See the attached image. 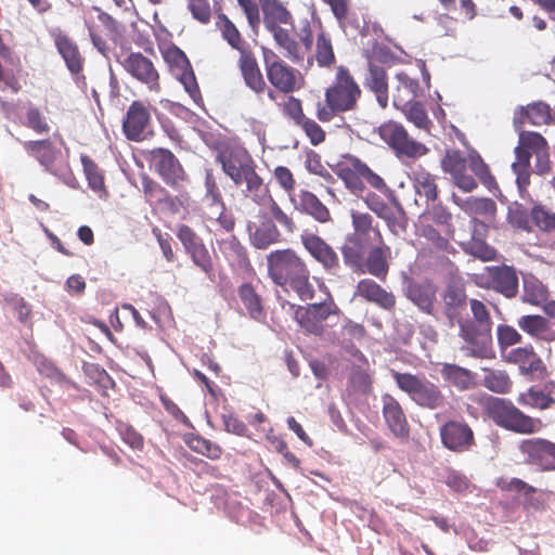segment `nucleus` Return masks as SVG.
<instances>
[{"label":"nucleus","instance_id":"obj_1","mask_svg":"<svg viewBox=\"0 0 555 555\" xmlns=\"http://www.w3.org/2000/svg\"><path fill=\"white\" fill-rule=\"evenodd\" d=\"M216 160L236 186H245L243 192L246 198L262 202L269 196V188L257 172L256 162L247 150L238 146L222 147Z\"/></svg>","mask_w":555,"mask_h":555},{"label":"nucleus","instance_id":"obj_2","mask_svg":"<svg viewBox=\"0 0 555 555\" xmlns=\"http://www.w3.org/2000/svg\"><path fill=\"white\" fill-rule=\"evenodd\" d=\"M268 274L280 286H288L300 300L314 297L310 270L306 261L292 248L276 249L267 256Z\"/></svg>","mask_w":555,"mask_h":555},{"label":"nucleus","instance_id":"obj_3","mask_svg":"<svg viewBox=\"0 0 555 555\" xmlns=\"http://www.w3.org/2000/svg\"><path fill=\"white\" fill-rule=\"evenodd\" d=\"M362 91L353 76L345 66L337 68L335 79L325 89L324 102L315 105V116L321 122H330L337 115L354 111Z\"/></svg>","mask_w":555,"mask_h":555},{"label":"nucleus","instance_id":"obj_4","mask_svg":"<svg viewBox=\"0 0 555 555\" xmlns=\"http://www.w3.org/2000/svg\"><path fill=\"white\" fill-rule=\"evenodd\" d=\"M482 408L495 425L516 434L532 435L544 426L540 418L525 414L512 401L503 398L487 396L482 400Z\"/></svg>","mask_w":555,"mask_h":555},{"label":"nucleus","instance_id":"obj_5","mask_svg":"<svg viewBox=\"0 0 555 555\" xmlns=\"http://www.w3.org/2000/svg\"><path fill=\"white\" fill-rule=\"evenodd\" d=\"M263 65L269 86L275 91L276 96L278 92L293 94L306 86L302 73L271 50L263 51Z\"/></svg>","mask_w":555,"mask_h":555},{"label":"nucleus","instance_id":"obj_6","mask_svg":"<svg viewBox=\"0 0 555 555\" xmlns=\"http://www.w3.org/2000/svg\"><path fill=\"white\" fill-rule=\"evenodd\" d=\"M336 173L352 194L363 193L365 189L363 181L379 192L388 191L385 180L354 155H344L343 160L337 165Z\"/></svg>","mask_w":555,"mask_h":555},{"label":"nucleus","instance_id":"obj_7","mask_svg":"<svg viewBox=\"0 0 555 555\" xmlns=\"http://www.w3.org/2000/svg\"><path fill=\"white\" fill-rule=\"evenodd\" d=\"M160 53L171 74L183 85L192 100L196 104L203 102L194 70L185 53L172 43L160 47Z\"/></svg>","mask_w":555,"mask_h":555},{"label":"nucleus","instance_id":"obj_8","mask_svg":"<svg viewBox=\"0 0 555 555\" xmlns=\"http://www.w3.org/2000/svg\"><path fill=\"white\" fill-rule=\"evenodd\" d=\"M340 312L331 294L321 302L309 304L296 311V320L300 328L313 336H322L325 331V322L338 315Z\"/></svg>","mask_w":555,"mask_h":555},{"label":"nucleus","instance_id":"obj_9","mask_svg":"<svg viewBox=\"0 0 555 555\" xmlns=\"http://www.w3.org/2000/svg\"><path fill=\"white\" fill-rule=\"evenodd\" d=\"M237 68L243 79L244 86L258 99L262 100L267 96L270 101L275 102V91L266 80L255 53L250 50L238 56Z\"/></svg>","mask_w":555,"mask_h":555},{"label":"nucleus","instance_id":"obj_10","mask_svg":"<svg viewBox=\"0 0 555 555\" xmlns=\"http://www.w3.org/2000/svg\"><path fill=\"white\" fill-rule=\"evenodd\" d=\"M149 160L151 167L168 186L180 189L186 182L188 173L170 150L153 149L149 153Z\"/></svg>","mask_w":555,"mask_h":555},{"label":"nucleus","instance_id":"obj_11","mask_svg":"<svg viewBox=\"0 0 555 555\" xmlns=\"http://www.w3.org/2000/svg\"><path fill=\"white\" fill-rule=\"evenodd\" d=\"M151 105L144 101H133L122 120L125 137L134 142H141L152 135L151 131Z\"/></svg>","mask_w":555,"mask_h":555},{"label":"nucleus","instance_id":"obj_12","mask_svg":"<svg viewBox=\"0 0 555 555\" xmlns=\"http://www.w3.org/2000/svg\"><path fill=\"white\" fill-rule=\"evenodd\" d=\"M177 237L183 245L185 253L190 256L193 263L209 279H214V261L202 237L188 224H180L178 227Z\"/></svg>","mask_w":555,"mask_h":555},{"label":"nucleus","instance_id":"obj_13","mask_svg":"<svg viewBox=\"0 0 555 555\" xmlns=\"http://www.w3.org/2000/svg\"><path fill=\"white\" fill-rule=\"evenodd\" d=\"M122 68L151 92H159L160 75L153 61L141 52H131L121 61Z\"/></svg>","mask_w":555,"mask_h":555},{"label":"nucleus","instance_id":"obj_14","mask_svg":"<svg viewBox=\"0 0 555 555\" xmlns=\"http://www.w3.org/2000/svg\"><path fill=\"white\" fill-rule=\"evenodd\" d=\"M442 444L451 451L464 452L475 444L474 431L465 422L449 421L440 427Z\"/></svg>","mask_w":555,"mask_h":555},{"label":"nucleus","instance_id":"obj_15","mask_svg":"<svg viewBox=\"0 0 555 555\" xmlns=\"http://www.w3.org/2000/svg\"><path fill=\"white\" fill-rule=\"evenodd\" d=\"M502 349L503 358L511 363L518 365L522 375L529 376L530 379H544L547 375V369L543 361L533 352V349Z\"/></svg>","mask_w":555,"mask_h":555},{"label":"nucleus","instance_id":"obj_16","mask_svg":"<svg viewBox=\"0 0 555 555\" xmlns=\"http://www.w3.org/2000/svg\"><path fill=\"white\" fill-rule=\"evenodd\" d=\"M300 241L305 249L324 270L336 271L339 269L340 264L337 253L321 236L305 232L301 234Z\"/></svg>","mask_w":555,"mask_h":555},{"label":"nucleus","instance_id":"obj_17","mask_svg":"<svg viewBox=\"0 0 555 555\" xmlns=\"http://www.w3.org/2000/svg\"><path fill=\"white\" fill-rule=\"evenodd\" d=\"M24 150L50 173L59 175L61 171L62 152L51 140L26 141Z\"/></svg>","mask_w":555,"mask_h":555},{"label":"nucleus","instance_id":"obj_18","mask_svg":"<svg viewBox=\"0 0 555 555\" xmlns=\"http://www.w3.org/2000/svg\"><path fill=\"white\" fill-rule=\"evenodd\" d=\"M378 134L397 154L409 157L416 155V143L409 137L402 125L391 120L384 122L378 127Z\"/></svg>","mask_w":555,"mask_h":555},{"label":"nucleus","instance_id":"obj_19","mask_svg":"<svg viewBox=\"0 0 555 555\" xmlns=\"http://www.w3.org/2000/svg\"><path fill=\"white\" fill-rule=\"evenodd\" d=\"M398 86L393 95V104L400 108L409 120L416 124V81L404 72L396 75Z\"/></svg>","mask_w":555,"mask_h":555},{"label":"nucleus","instance_id":"obj_20","mask_svg":"<svg viewBox=\"0 0 555 555\" xmlns=\"http://www.w3.org/2000/svg\"><path fill=\"white\" fill-rule=\"evenodd\" d=\"M247 230L251 245L258 249H264L278 243L281 237L274 221L266 212L259 214L256 221H249Z\"/></svg>","mask_w":555,"mask_h":555},{"label":"nucleus","instance_id":"obj_21","mask_svg":"<svg viewBox=\"0 0 555 555\" xmlns=\"http://www.w3.org/2000/svg\"><path fill=\"white\" fill-rule=\"evenodd\" d=\"M353 295L386 311H392L396 307L395 295L369 278L358 282Z\"/></svg>","mask_w":555,"mask_h":555},{"label":"nucleus","instance_id":"obj_22","mask_svg":"<svg viewBox=\"0 0 555 555\" xmlns=\"http://www.w3.org/2000/svg\"><path fill=\"white\" fill-rule=\"evenodd\" d=\"M50 35L67 69L72 74H79L83 69L85 59L80 53L78 44L73 38L59 28L53 29Z\"/></svg>","mask_w":555,"mask_h":555},{"label":"nucleus","instance_id":"obj_23","mask_svg":"<svg viewBox=\"0 0 555 555\" xmlns=\"http://www.w3.org/2000/svg\"><path fill=\"white\" fill-rule=\"evenodd\" d=\"M467 159L460 151L448 150L441 160V166L446 172L452 176L454 184L465 192H470L476 188L473 177L465 175Z\"/></svg>","mask_w":555,"mask_h":555},{"label":"nucleus","instance_id":"obj_24","mask_svg":"<svg viewBox=\"0 0 555 555\" xmlns=\"http://www.w3.org/2000/svg\"><path fill=\"white\" fill-rule=\"evenodd\" d=\"M351 223L353 232L348 235L354 240L365 243L369 246L384 241L378 224L374 223V219L370 214L352 210Z\"/></svg>","mask_w":555,"mask_h":555},{"label":"nucleus","instance_id":"obj_25","mask_svg":"<svg viewBox=\"0 0 555 555\" xmlns=\"http://www.w3.org/2000/svg\"><path fill=\"white\" fill-rule=\"evenodd\" d=\"M390 257V247L386 245L384 241L376 243L367 249V255L362 263V270H360L359 273H369L380 280H385L389 271L388 260Z\"/></svg>","mask_w":555,"mask_h":555},{"label":"nucleus","instance_id":"obj_26","mask_svg":"<svg viewBox=\"0 0 555 555\" xmlns=\"http://www.w3.org/2000/svg\"><path fill=\"white\" fill-rule=\"evenodd\" d=\"M548 150L546 140L538 132H519V144L515 149L516 162L512 164V169L521 168L530 165V156H534Z\"/></svg>","mask_w":555,"mask_h":555},{"label":"nucleus","instance_id":"obj_27","mask_svg":"<svg viewBox=\"0 0 555 555\" xmlns=\"http://www.w3.org/2000/svg\"><path fill=\"white\" fill-rule=\"evenodd\" d=\"M363 85L372 91L382 108L388 105V77L384 66L369 61Z\"/></svg>","mask_w":555,"mask_h":555},{"label":"nucleus","instance_id":"obj_28","mask_svg":"<svg viewBox=\"0 0 555 555\" xmlns=\"http://www.w3.org/2000/svg\"><path fill=\"white\" fill-rule=\"evenodd\" d=\"M551 440L545 438H528L522 439L518 444V450L524 456L526 464L535 466L542 472L546 462V453L550 448Z\"/></svg>","mask_w":555,"mask_h":555},{"label":"nucleus","instance_id":"obj_29","mask_svg":"<svg viewBox=\"0 0 555 555\" xmlns=\"http://www.w3.org/2000/svg\"><path fill=\"white\" fill-rule=\"evenodd\" d=\"M237 296L251 319L258 322L264 321L267 313L263 307V298L257 286L250 282H245L237 287Z\"/></svg>","mask_w":555,"mask_h":555},{"label":"nucleus","instance_id":"obj_30","mask_svg":"<svg viewBox=\"0 0 555 555\" xmlns=\"http://www.w3.org/2000/svg\"><path fill=\"white\" fill-rule=\"evenodd\" d=\"M491 287L507 298L516 296L518 291V278L516 271L507 266L490 269Z\"/></svg>","mask_w":555,"mask_h":555},{"label":"nucleus","instance_id":"obj_31","mask_svg":"<svg viewBox=\"0 0 555 555\" xmlns=\"http://www.w3.org/2000/svg\"><path fill=\"white\" fill-rule=\"evenodd\" d=\"M296 208L320 223H326L332 220L330 209L310 191L301 190L299 192Z\"/></svg>","mask_w":555,"mask_h":555},{"label":"nucleus","instance_id":"obj_32","mask_svg":"<svg viewBox=\"0 0 555 555\" xmlns=\"http://www.w3.org/2000/svg\"><path fill=\"white\" fill-rule=\"evenodd\" d=\"M275 43L284 51V56L293 63H300L304 60V52L300 43L292 36L288 29L281 25H269Z\"/></svg>","mask_w":555,"mask_h":555},{"label":"nucleus","instance_id":"obj_33","mask_svg":"<svg viewBox=\"0 0 555 555\" xmlns=\"http://www.w3.org/2000/svg\"><path fill=\"white\" fill-rule=\"evenodd\" d=\"M216 28L220 31L221 37L227 43L240 55L250 51L247 42L235 24L223 13H219L216 18Z\"/></svg>","mask_w":555,"mask_h":555},{"label":"nucleus","instance_id":"obj_34","mask_svg":"<svg viewBox=\"0 0 555 555\" xmlns=\"http://www.w3.org/2000/svg\"><path fill=\"white\" fill-rule=\"evenodd\" d=\"M370 247L371 246L366 245L365 243H362L347 235L345 243L340 248L345 264L349 267L354 273H359V271L362 270L365 253Z\"/></svg>","mask_w":555,"mask_h":555},{"label":"nucleus","instance_id":"obj_35","mask_svg":"<svg viewBox=\"0 0 555 555\" xmlns=\"http://www.w3.org/2000/svg\"><path fill=\"white\" fill-rule=\"evenodd\" d=\"M455 203L467 215L474 218L483 217L490 220L494 217L496 210L495 203L490 198L469 197L465 201L455 199Z\"/></svg>","mask_w":555,"mask_h":555},{"label":"nucleus","instance_id":"obj_36","mask_svg":"<svg viewBox=\"0 0 555 555\" xmlns=\"http://www.w3.org/2000/svg\"><path fill=\"white\" fill-rule=\"evenodd\" d=\"M442 375L452 386L459 390H468L475 387L476 380L474 374L461 366L454 364H444Z\"/></svg>","mask_w":555,"mask_h":555},{"label":"nucleus","instance_id":"obj_37","mask_svg":"<svg viewBox=\"0 0 555 555\" xmlns=\"http://www.w3.org/2000/svg\"><path fill=\"white\" fill-rule=\"evenodd\" d=\"M263 14L264 25L269 30V25L292 24V14L286 8L276 2V0H259Z\"/></svg>","mask_w":555,"mask_h":555},{"label":"nucleus","instance_id":"obj_38","mask_svg":"<svg viewBox=\"0 0 555 555\" xmlns=\"http://www.w3.org/2000/svg\"><path fill=\"white\" fill-rule=\"evenodd\" d=\"M81 164L89 188L99 194L100 197L107 195L104 176L99 166L89 156H81Z\"/></svg>","mask_w":555,"mask_h":555},{"label":"nucleus","instance_id":"obj_39","mask_svg":"<svg viewBox=\"0 0 555 555\" xmlns=\"http://www.w3.org/2000/svg\"><path fill=\"white\" fill-rule=\"evenodd\" d=\"M314 59L320 67L330 68L336 62L331 36L323 29L317 35Z\"/></svg>","mask_w":555,"mask_h":555},{"label":"nucleus","instance_id":"obj_40","mask_svg":"<svg viewBox=\"0 0 555 555\" xmlns=\"http://www.w3.org/2000/svg\"><path fill=\"white\" fill-rule=\"evenodd\" d=\"M551 109L548 105L544 103H535L529 105L526 109L521 108L516 113L514 122L515 125L522 124L525 119H528L532 125H544L551 121Z\"/></svg>","mask_w":555,"mask_h":555},{"label":"nucleus","instance_id":"obj_41","mask_svg":"<svg viewBox=\"0 0 555 555\" xmlns=\"http://www.w3.org/2000/svg\"><path fill=\"white\" fill-rule=\"evenodd\" d=\"M547 296V288L541 281L533 276H527L524 279L522 300L525 302L539 306L546 301Z\"/></svg>","mask_w":555,"mask_h":555},{"label":"nucleus","instance_id":"obj_42","mask_svg":"<svg viewBox=\"0 0 555 555\" xmlns=\"http://www.w3.org/2000/svg\"><path fill=\"white\" fill-rule=\"evenodd\" d=\"M518 403L533 409L546 410L555 404V399L543 390L530 387L526 393H520Z\"/></svg>","mask_w":555,"mask_h":555},{"label":"nucleus","instance_id":"obj_43","mask_svg":"<svg viewBox=\"0 0 555 555\" xmlns=\"http://www.w3.org/2000/svg\"><path fill=\"white\" fill-rule=\"evenodd\" d=\"M483 385L492 392L505 395L511 392L513 382L504 371H490L483 378Z\"/></svg>","mask_w":555,"mask_h":555},{"label":"nucleus","instance_id":"obj_44","mask_svg":"<svg viewBox=\"0 0 555 555\" xmlns=\"http://www.w3.org/2000/svg\"><path fill=\"white\" fill-rule=\"evenodd\" d=\"M443 402V396L438 387L431 383H418V405L430 409L440 406Z\"/></svg>","mask_w":555,"mask_h":555},{"label":"nucleus","instance_id":"obj_45","mask_svg":"<svg viewBox=\"0 0 555 555\" xmlns=\"http://www.w3.org/2000/svg\"><path fill=\"white\" fill-rule=\"evenodd\" d=\"M258 205L269 204V212L271 217L279 222L288 233H293L296 230V224L292 217H289L281 206L275 202L269 192V196L262 202H255Z\"/></svg>","mask_w":555,"mask_h":555},{"label":"nucleus","instance_id":"obj_46","mask_svg":"<svg viewBox=\"0 0 555 555\" xmlns=\"http://www.w3.org/2000/svg\"><path fill=\"white\" fill-rule=\"evenodd\" d=\"M22 124L38 134L48 133L50 131V126L46 116L38 107L35 106H29L27 108Z\"/></svg>","mask_w":555,"mask_h":555},{"label":"nucleus","instance_id":"obj_47","mask_svg":"<svg viewBox=\"0 0 555 555\" xmlns=\"http://www.w3.org/2000/svg\"><path fill=\"white\" fill-rule=\"evenodd\" d=\"M518 325L522 331L532 336L546 338L548 322L540 315L521 317L518 321Z\"/></svg>","mask_w":555,"mask_h":555},{"label":"nucleus","instance_id":"obj_48","mask_svg":"<svg viewBox=\"0 0 555 555\" xmlns=\"http://www.w3.org/2000/svg\"><path fill=\"white\" fill-rule=\"evenodd\" d=\"M365 334L366 331L363 325L348 321L341 326L338 338L341 345L353 347L356 343L362 340Z\"/></svg>","mask_w":555,"mask_h":555},{"label":"nucleus","instance_id":"obj_49","mask_svg":"<svg viewBox=\"0 0 555 555\" xmlns=\"http://www.w3.org/2000/svg\"><path fill=\"white\" fill-rule=\"evenodd\" d=\"M287 95L288 96L282 104V113L297 126L307 117L304 113L302 102L300 99L295 98L292 94Z\"/></svg>","mask_w":555,"mask_h":555},{"label":"nucleus","instance_id":"obj_50","mask_svg":"<svg viewBox=\"0 0 555 555\" xmlns=\"http://www.w3.org/2000/svg\"><path fill=\"white\" fill-rule=\"evenodd\" d=\"M309 138L312 145L317 146L323 143L326 139V133L322 127L312 118L306 117L298 125Z\"/></svg>","mask_w":555,"mask_h":555},{"label":"nucleus","instance_id":"obj_51","mask_svg":"<svg viewBox=\"0 0 555 555\" xmlns=\"http://www.w3.org/2000/svg\"><path fill=\"white\" fill-rule=\"evenodd\" d=\"M205 189V197L211 202V206L214 208H222L224 202L219 185L211 170H206Z\"/></svg>","mask_w":555,"mask_h":555},{"label":"nucleus","instance_id":"obj_52","mask_svg":"<svg viewBox=\"0 0 555 555\" xmlns=\"http://www.w3.org/2000/svg\"><path fill=\"white\" fill-rule=\"evenodd\" d=\"M496 486L503 491L522 492L526 495L537 492V489L533 486L525 482L519 478H500L496 482Z\"/></svg>","mask_w":555,"mask_h":555},{"label":"nucleus","instance_id":"obj_53","mask_svg":"<svg viewBox=\"0 0 555 555\" xmlns=\"http://www.w3.org/2000/svg\"><path fill=\"white\" fill-rule=\"evenodd\" d=\"M532 218L535 224L543 231H551L555 229V214L541 206H535L532 209Z\"/></svg>","mask_w":555,"mask_h":555},{"label":"nucleus","instance_id":"obj_54","mask_svg":"<svg viewBox=\"0 0 555 555\" xmlns=\"http://www.w3.org/2000/svg\"><path fill=\"white\" fill-rule=\"evenodd\" d=\"M214 214H207L208 220H215L218 224L219 229L231 232L234 229L235 220L231 212L225 210V205L223 204L222 208H215Z\"/></svg>","mask_w":555,"mask_h":555},{"label":"nucleus","instance_id":"obj_55","mask_svg":"<svg viewBox=\"0 0 555 555\" xmlns=\"http://www.w3.org/2000/svg\"><path fill=\"white\" fill-rule=\"evenodd\" d=\"M383 219L387 221L388 227L393 234L400 235L405 233L408 227V218L401 208H399L396 212H391L389 210L388 217H383Z\"/></svg>","mask_w":555,"mask_h":555},{"label":"nucleus","instance_id":"obj_56","mask_svg":"<svg viewBox=\"0 0 555 555\" xmlns=\"http://www.w3.org/2000/svg\"><path fill=\"white\" fill-rule=\"evenodd\" d=\"M469 167L472 171L480 179V181L488 188L493 183V178L489 173L487 165L482 162V159L478 155H470L469 158Z\"/></svg>","mask_w":555,"mask_h":555},{"label":"nucleus","instance_id":"obj_57","mask_svg":"<svg viewBox=\"0 0 555 555\" xmlns=\"http://www.w3.org/2000/svg\"><path fill=\"white\" fill-rule=\"evenodd\" d=\"M273 177L276 180L278 184L287 193H291L295 190L296 180L292 173V171L285 166H278L273 170Z\"/></svg>","mask_w":555,"mask_h":555},{"label":"nucleus","instance_id":"obj_58","mask_svg":"<svg viewBox=\"0 0 555 555\" xmlns=\"http://www.w3.org/2000/svg\"><path fill=\"white\" fill-rule=\"evenodd\" d=\"M143 192L151 202L160 203L168 197L167 191L158 182L145 179L142 183Z\"/></svg>","mask_w":555,"mask_h":555},{"label":"nucleus","instance_id":"obj_59","mask_svg":"<svg viewBox=\"0 0 555 555\" xmlns=\"http://www.w3.org/2000/svg\"><path fill=\"white\" fill-rule=\"evenodd\" d=\"M446 485L455 492L463 493L469 489V480L466 476L455 470H449L444 476Z\"/></svg>","mask_w":555,"mask_h":555},{"label":"nucleus","instance_id":"obj_60","mask_svg":"<svg viewBox=\"0 0 555 555\" xmlns=\"http://www.w3.org/2000/svg\"><path fill=\"white\" fill-rule=\"evenodd\" d=\"M223 253L229 256H232L237 261H243L247 258V253L245 247L238 242L235 236H231L230 238L222 242L221 246Z\"/></svg>","mask_w":555,"mask_h":555},{"label":"nucleus","instance_id":"obj_61","mask_svg":"<svg viewBox=\"0 0 555 555\" xmlns=\"http://www.w3.org/2000/svg\"><path fill=\"white\" fill-rule=\"evenodd\" d=\"M469 305L475 320L479 323L481 331L486 334L489 332L490 324V318L486 306L477 299H472Z\"/></svg>","mask_w":555,"mask_h":555},{"label":"nucleus","instance_id":"obj_62","mask_svg":"<svg viewBox=\"0 0 555 555\" xmlns=\"http://www.w3.org/2000/svg\"><path fill=\"white\" fill-rule=\"evenodd\" d=\"M364 202L378 217H388L389 206L374 192H367L364 196Z\"/></svg>","mask_w":555,"mask_h":555},{"label":"nucleus","instance_id":"obj_63","mask_svg":"<svg viewBox=\"0 0 555 555\" xmlns=\"http://www.w3.org/2000/svg\"><path fill=\"white\" fill-rule=\"evenodd\" d=\"M498 340L502 347H508L520 343V334L512 326L500 325L498 327Z\"/></svg>","mask_w":555,"mask_h":555},{"label":"nucleus","instance_id":"obj_64","mask_svg":"<svg viewBox=\"0 0 555 555\" xmlns=\"http://www.w3.org/2000/svg\"><path fill=\"white\" fill-rule=\"evenodd\" d=\"M189 9L194 18L203 24H207L210 20V7L207 0L191 1Z\"/></svg>","mask_w":555,"mask_h":555}]
</instances>
